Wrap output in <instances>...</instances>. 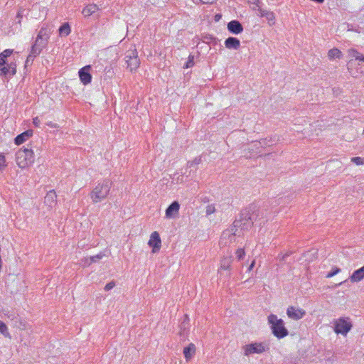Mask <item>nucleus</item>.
<instances>
[{
    "mask_svg": "<svg viewBox=\"0 0 364 364\" xmlns=\"http://www.w3.org/2000/svg\"><path fill=\"white\" fill-rule=\"evenodd\" d=\"M252 209L253 208H250L249 209L242 210L240 213V218L234 221L231 229L227 230L223 232V239L228 237L231 242L236 235L237 228H240L244 230L250 228L253 225L254 220H256L257 216L253 213Z\"/></svg>",
    "mask_w": 364,
    "mask_h": 364,
    "instance_id": "obj_1",
    "label": "nucleus"
},
{
    "mask_svg": "<svg viewBox=\"0 0 364 364\" xmlns=\"http://www.w3.org/2000/svg\"><path fill=\"white\" fill-rule=\"evenodd\" d=\"M112 182L109 180H104L102 183H98L97 186L90 193V198L93 203H99L105 199L108 196Z\"/></svg>",
    "mask_w": 364,
    "mask_h": 364,
    "instance_id": "obj_2",
    "label": "nucleus"
},
{
    "mask_svg": "<svg viewBox=\"0 0 364 364\" xmlns=\"http://www.w3.org/2000/svg\"><path fill=\"white\" fill-rule=\"evenodd\" d=\"M268 322L271 324L273 334L278 338H282L288 335V330L284 326L282 319L278 318L274 314L268 316Z\"/></svg>",
    "mask_w": 364,
    "mask_h": 364,
    "instance_id": "obj_3",
    "label": "nucleus"
},
{
    "mask_svg": "<svg viewBox=\"0 0 364 364\" xmlns=\"http://www.w3.org/2000/svg\"><path fill=\"white\" fill-rule=\"evenodd\" d=\"M16 160L17 165L24 168L33 163V152L30 149H21L16 154Z\"/></svg>",
    "mask_w": 364,
    "mask_h": 364,
    "instance_id": "obj_4",
    "label": "nucleus"
},
{
    "mask_svg": "<svg viewBox=\"0 0 364 364\" xmlns=\"http://www.w3.org/2000/svg\"><path fill=\"white\" fill-rule=\"evenodd\" d=\"M124 60L127 68H129L131 72L135 71L139 68L140 60L135 47L126 51L124 54Z\"/></svg>",
    "mask_w": 364,
    "mask_h": 364,
    "instance_id": "obj_5",
    "label": "nucleus"
},
{
    "mask_svg": "<svg viewBox=\"0 0 364 364\" xmlns=\"http://www.w3.org/2000/svg\"><path fill=\"white\" fill-rule=\"evenodd\" d=\"M334 331L337 334L346 335L352 328V324L348 318H341L335 321Z\"/></svg>",
    "mask_w": 364,
    "mask_h": 364,
    "instance_id": "obj_6",
    "label": "nucleus"
},
{
    "mask_svg": "<svg viewBox=\"0 0 364 364\" xmlns=\"http://www.w3.org/2000/svg\"><path fill=\"white\" fill-rule=\"evenodd\" d=\"M244 354L248 356L254 353H262L265 351V348L261 343H253L243 347Z\"/></svg>",
    "mask_w": 364,
    "mask_h": 364,
    "instance_id": "obj_7",
    "label": "nucleus"
},
{
    "mask_svg": "<svg viewBox=\"0 0 364 364\" xmlns=\"http://www.w3.org/2000/svg\"><path fill=\"white\" fill-rule=\"evenodd\" d=\"M7 318L11 321L14 327L24 330L26 328V322L21 319L18 314L15 312H8Z\"/></svg>",
    "mask_w": 364,
    "mask_h": 364,
    "instance_id": "obj_8",
    "label": "nucleus"
},
{
    "mask_svg": "<svg viewBox=\"0 0 364 364\" xmlns=\"http://www.w3.org/2000/svg\"><path fill=\"white\" fill-rule=\"evenodd\" d=\"M287 314L291 319L299 320L306 315V311L303 309L291 306L287 309Z\"/></svg>",
    "mask_w": 364,
    "mask_h": 364,
    "instance_id": "obj_9",
    "label": "nucleus"
},
{
    "mask_svg": "<svg viewBox=\"0 0 364 364\" xmlns=\"http://www.w3.org/2000/svg\"><path fill=\"white\" fill-rule=\"evenodd\" d=\"M180 208V204L178 201H173L166 210V217L167 218H174L178 216Z\"/></svg>",
    "mask_w": 364,
    "mask_h": 364,
    "instance_id": "obj_10",
    "label": "nucleus"
},
{
    "mask_svg": "<svg viewBox=\"0 0 364 364\" xmlns=\"http://www.w3.org/2000/svg\"><path fill=\"white\" fill-rule=\"evenodd\" d=\"M90 65H86L79 70V77L84 85L90 83L92 80V75L90 73Z\"/></svg>",
    "mask_w": 364,
    "mask_h": 364,
    "instance_id": "obj_11",
    "label": "nucleus"
},
{
    "mask_svg": "<svg viewBox=\"0 0 364 364\" xmlns=\"http://www.w3.org/2000/svg\"><path fill=\"white\" fill-rule=\"evenodd\" d=\"M47 44L48 41L36 38L34 44L31 46V53H32V55H38Z\"/></svg>",
    "mask_w": 364,
    "mask_h": 364,
    "instance_id": "obj_12",
    "label": "nucleus"
},
{
    "mask_svg": "<svg viewBox=\"0 0 364 364\" xmlns=\"http://www.w3.org/2000/svg\"><path fill=\"white\" fill-rule=\"evenodd\" d=\"M161 241L159 233L157 232H152L149 241V246L153 247L152 252H156L158 251L161 247Z\"/></svg>",
    "mask_w": 364,
    "mask_h": 364,
    "instance_id": "obj_13",
    "label": "nucleus"
},
{
    "mask_svg": "<svg viewBox=\"0 0 364 364\" xmlns=\"http://www.w3.org/2000/svg\"><path fill=\"white\" fill-rule=\"evenodd\" d=\"M189 328H190L189 317L187 314H186L183 316V321H181V324L179 325L180 336L185 338L188 335Z\"/></svg>",
    "mask_w": 364,
    "mask_h": 364,
    "instance_id": "obj_14",
    "label": "nucleus"
},
{
    "mask_svg": "<svg viewBox=\"0 0 364 364\" xmlns=\"http://www.w3.org/2000/svg\"><path fill=\"white\" fill-rule=\"evenodd\" d=\"M16 73V64L14 62H11L7 64L6 66H4L3 68H0V75L5 76L6 75H14Z\"/></svg>",
    "mask_w": 364,
    "mask_h": 364,
    "instance_id": "obj_15",
    "label": "nucleus"
},
{
    "mask_svg": "<svg viewBox=\"0 0 364 364\" xmlns=\"http://www.w3.org/2000/svg\"><path fill=\"white\" fill-rule=\"evenodd\" d=\"M228 29L232 34H239L242 32L243 27L237 20H233L228 23Z\"/></svg>",
    "mask_w": 364,
    "mask_h": 364,
    "instance_id": "obj_16",
    "label": "nucleus"
},
{
    "mask_svg": "<svg viewBox=\"0 0 364 364\" xmlns=\"http://www.w3.org/2000/svg\"><path fill=\"white\" fill-rule=\"evenodd\" d=\"M99 10L100 8L97 4H90L83 8L82 14L85 18H87L92 15H95Z\"/></svg>",
    "mask_w": 364,
    "mask_h": 364,
    "instance_id": "obj_17",
    "label": "nucleus"
},
{
    "mask_svg": "<svg viewBox=\"0 0 364 364\" xmlns=\"http://www.w3.org/2000/svg\"><path fill=\"white\" fill-rule=\"evenodd\" d=\"M33 135V131L31 129H28L25 131L24 132L18 134L15 139L14 142L16 145H20L25 142L30 136Z\"/></svg>",
    "mask_w": 364,
    "mask_h": 364,
    "instance_id": "obj_18",
    "label": "nucleus"
},
{
    "mask_svg": "<svg viewBox=\"0 0 364 364\" xmlns=\"http://www.w3.org/2000/svg\"><path fill=\"white\" fill-rule=\"evenodd\" d=\"M57 195L54 190L48 191L45 197L44 203L49 207H53L56 203Z\"/></svg>",
    "mask_w": 364,
    "mask_h": 364,
    "instance_id": "obj_19",
    "label": "nucleus"
},
{
    "mask_svg": "<svg viewBox=\"0 0 364 364\" xmlns=\"http://www.w3.org/2000/svg\"><path fill=\"white\" fill-rule=\"evenodd\" d=\"M225 46L228 49H238L240 46V41L235 37H229L225 41Z\"/></svg>",
    "mask_w": 364,
    "mask_h": 364,
    "instance_id": "obj_20",
    "label": "nucleus"
},
{
    "mask_svg": "<svg viewBox=\"0 0 364 364\" xmlns=\"http://www.w3.org/2000/svg\"><path fill=\"white\" fill-rule=\"evenodd\" d=\"M364 279V266L353 272L349 277L351 282H358Z\"/></svg>",
    "mask_w": 364,
    "mask_h": 364,
    "instance_id": "obj_21",
    "label": "nucleus"
},
{
    "mask_svg": "<svg viewBox=\"0 0 364 364\" xmlns=\"http://www.w3.org/2000/svg\"><path fill=\"white\" fill-rule=\"evenodd\" d=\"M52 31H51V29L49 28L48 27L46 26H43L40 31H38V33L37 35V37L38 39H41V40H45L46 41H48V40L50 38V36L51 34Z\"/></svg>",
    "mask_w": 364,
    "mask_h": 364,
    "instance_id": "obj_22",
    "label": "nucleus"
},
{
    "mask_svg": "<svg viewBox=\"0 0 364 364\" xmlns=\"http://www.w3.org/2000/svg\"><path fill=\"white\" fill-rule=\"evenodd\" d=\"M196 352V346L193 343H190L183 349V354L187 361L190 360Z\"/></svg>",
    "mask_w": 364,
    "mask_h": 364,
    "instance_id": "obj_23",
    "label": "nucleus"
},
{
    "mask_svg": "<svg viewBox=\"0 0 364 364\" xmlns=\"http://www.w3.org/2000/svg\"><path fill=\"white\" fill-rule=\"evenodd\" d=\"M258 11L259 12V16L261 17H265L270 25L274 23V14L273 12L267 10H264L260 8L258 9Z\"/></svg>",
    "mask_w": 364,
    "mask_h": 364,
    "instance_id": "obj_24",
    "label": "nucleus"
},
{
    "mask_svg": "<svg viewBox=\"0 0 364 364\" xmlns=\"http://www.w3.org/2000/svg\"><path fill=\"white\" fill-rule=\"evenodd\" d=\"M342 56V52L336 48L330 49L328 52V57L330 60H333L335 58L341 59Z\"/></svg>",
    "mask_w": 364,
    "mask_h": 364,
    "instance_id": "obj_25",
    "label": "nucleus"
},
{
    "mask_svg": "<svg viewBox=\"0 0 364 364\" xmlns=\"http://www.w3.org/2000/svg\"><path fill=\"white\" fill-rule=\"evenodd\" d=\"M104 255L102 253L97 254L95 256H92L90 257H86L84 259L85 265H90L93 262H97L100 259L103 257Z\"/></svg>",
    "mask_w": 364,
    "mask_h": 364,
    "instance_id": "obj_26",
    "label": "nucleus"
},
{
    "mask_svg": "<svg viewBox=\"0 0 364 364\" xmlns=\"http://www.w3.org/2000/svg\"><path fill=\"white\" fill-rule=\"evenodd\" d=\"M232 260L233 259L231 256L223 258L220 262V269L224 270L229 269Z\"/></svg>",
    "mask_w": 364,
    "mask_h": 364,
    "instance_id": "obj_27",
    "label": "nucleus"
},
{
    "mask_svg": "<svg viewBox=\"0 0 364 364\" xmlns=\"http://www.w3.org/2000/svg\"><path fill=\"white\" fill-rule=\"evenodd\" d=\"M59 35L60 36H68L71 31L70 25L68 23H64L60 28H59Z\"/></svg>",
    "mask_w": 364,
    "mask_h": 364,
    "instance_id": "obj_28",
    "label": "nucleus"
},
{
    "mask_svg": "<svg viewBox=\"0 0 364 364\" xmlns=\"http://www.w3.org/2000/svg\"><path fill=\"white\" fill-rule=\"evenodd\" d=\"M235 256L238 261L244 259L245 257V252L243 248H238L235 252Z\"/></svg>",
    "mask_w": 364,
    "mask_h": 364,
    "instance_id": "obj_29",
    "label": "nucleus"
},
{
    "mask_svg": "<svg viewBox=\"0 0 364 364\" xmlns=\"http://www.w3.org/2000/svg\"><path fill=\"white\" fill-rule=\"evenodd\" d=\"M194 65V56L189 55L187 62L183 66L184 68H190Z\"/></svg>",
    "mask_w": 364,
    "mask_h": 364,
    "instance_id": "obj_30",
    "label": "nucleus"
},
{
    "mask_svg": "<svg viewBox=\"0 0 364 364\" xmlns=\"http://www.w3.org/2000/svg\"><path fill=\"white\" fill-rule=\"evenodd\" d=\"M348 52L350 57H353L356 60H359L360 54L357 50L351 48L349 49Z\"/></svg>",
    "mask_w": 364,
    "mask_h": 364,
    "instance_id": "obj_31",
    "label": "nucleus"
},
{
    "mask_svg": "<svg viewBox=\"0 0 364 364\" xmlns=\"http://www.w3.org/2000/svg\"><path fill=\"white\" fill-rule=\"evenodd\" d=\"M0 332L5 336H9L6 325L0 321Z\"/></svg>",
    "mask_w": 364,
    "mask_h": 364,
    "instance_id": "obj_32",
    "label": "nucleus"
},
{
    "mask_svg": "<svg viewBox=\"0 0 364 364\" xmlns=\"http://www.w3.org/2000/svg\"><path fill=\"white\" fill-rule=\"evenodd\" d=\"M351 161L356 165H363L364 164V159L359 156H355L351 158Z\"/></svg>",
    "mask_w": 364,
    "mask_h": 364,
    "instance_id": "obj_33",
    "label": "nucleus"
},
{
    "mask_svg": "<svg viewBox=\"0 0 364 364\" xmlns=\"http://www.w3.org/2000/svg\"><path fill=\"white\" fill-rule=\"evenodd\" d=\"M341 272V269L338 268V267H334L332 269V270L331 272H329L327 275H326V277L327 278H331V277H333V276H335L336 274H337L338 273H339Z\"/></svg>",
    "mask_w": 364,
    "mask_h": 364,
    "instance_id": "obj_34",
    "label": "nucleus"
},
{
    "mask_svg": "<svg viewBox=\"0 0 364 364\" xmlns=\"http://www.w3.org/2000/svg\"><path fill=\"white\" fill-rule=\"evenodd\" d=\"M14 50L12 49H6L0 54V57L7 58L9 57L12 53Z\"/></svg>",
    "mask_w": 364,
    "mask_h": 364,
    "instance_id": "obj_35",
    "label": "nucleus"
},
{
    "mask_svg": "<svg viewBox=\"0 0 364 364\" xmlns=\"http://www.w3.org/2000/svg\"><path fill=\"white\" fill-rule=\"evenodd\" d=\"M215 212V208L214 205H208L206 207L205 213H206L207 215H211Z\"/></svg>",
    "mask_w": 364,
    "mask_h": 364,
    "instance_id": "obj_36",
    "label": "nucleus"
},
{
    "mask_svg": "<svg viewBox=\"0 0 364 364\" xmlns=\"http://www.w3.org/2000/svg\"><path fill=\"white\" fill-rule=\"evenodd\" d=\"M6 164L5 156L2 154H0V169H3L6 167Z\"/></svg>",
    "mask_w": 364,
    "mask_h": 364,
    "instance_id": "obj_37",
    "label": "nucleus"
},
{
    "mask_svg": "<svg viewBox=\"0 0 364 364\" xmlns=\"http://www.w3.org/2000/svg\"><path fill=\"white\" fill-rule=\"evenodd\" d=\"M200 162H201V158L199 156V157L195 158L194 160L192 161H188V164L190 167H192L193 166V164H199Z\"/></svg>",
    "mask_w": 364,
    "mask_h": 364,
    "instance_id": "obj_38",
    "label": "nucleus"
},
{
    "mask_svg": "<svg viewBox=\"0 0 364 364\" xmlns=\"http://www.w3.org/2000/svg\"><path fill=\"white\" fill-rule=\"evenodd\" d=\"M115 286V283L114 282H109L108 284H107L105 287V291H109L111 290L112 288H114V287Z\"/></svg>",
    "mask_w": 364,
    "mask_h": 364,
    "instance_id": "obj_39",
    "label": "nucleus"
},
{
    "mask_svg": "<svg viewBox=\"0 0 364 364\" xmlns=\"http://www.w3.org/2000/svg\"><path fill=\"white\" fill-rule=\"evenodd\" d=\"M37 55H32V53L30 52L28 56L27 57L26 63L28 64L29 62H33L34 58H36Z\"/></svg>",
    "mask_w": 364,
    "mask_h": 364,
    "instance_id": "obj_40",
    "label": "nucleus"
},
{
    "mask_svg": "<svg viewBox=\"0 0 364 364\" xmlns=\"http://www.w3.org/2000/svg\"><path fill=\"white\" fill-rule=\"evenodd\" d=\"M7 64L6 58L0 57V68H3L4 66H6Z\"/></svg>",
    "mask_w": 364,
    "mask_h": 364,
    "instance_id": "obj_41",
    "label": "nucleus"
},
{
    "mask_svg": "<svg viewBox=\"0 0 364 364\" xmlns=\"http://www.w3.org/2000/svg\"><path fill=\"white\" fill-rule=\"evenodd\" d=\"M33 124L36 126V127H39L40 124H41V120L39 119L38 117H35L33 118Z\"/></svg>",
    "mask_w": 364,
    "mask_h": 364,
    "instance_id": "obj_42",
    "label": "nucleus"
},
{
    "mask_svg": "<svg viewBox=\"0 0 364 364\" xmlns=\"http://www.w3.org/2000/svg\"><path fill=\"white\" fill-rule=\"evenodd\" d=\"M255 265V260L254 259V260H252V262H251L250 265L248 267V268H247V271H248V272L252 271V269L254 268Z\"/></svg>",
    "mask_w": 364,
    "mask_h": 364,
    "instance_id": "obj_43",
    "label": "nucleus"
},
{
    "mask_svg": "<svg viewBox=\"0 0 364 364\" xmlns=\"http://www.w3.org/2000/svg\"><path fill=\"white\" fill-rule=\"evenodd\" d=\"M215 0H200L204 4H211L215 2Z\"/></svg>",
    "mask_w": 364,
    "mask_h": 364,
    "instance_id": "obj_44",
    "label": "nucleus"
},
{
    "mask_svg": "<svg viewBox=\"0 0 364 364\" xmlns=\"http://www.w3.org/2000/svg\"><path fill=\"white\" fill-rule=\"evenodd\" d=\"M288 256H289V254H287H287H284V255H279V259H280L281 261H283V260H284V259H286V257H288Z\"/></svg>",
    "mask_w": 364,
    "mask_h": 364,
    "instance_id": "obj_45",
    "label": "nucleus"
},
{
    "mask_svg": "<svg viewBox=\"0 0 364 364\" xmlns=\"http://www.w3.org/2000/svg\"><path fill=\"white\" fill-rule=\"evenodd\" d=\"M358 60L364 62V55H360V58H359Z\"/></svg>",
    "mask_w": 364,
    "mask_h": 364,
    "instance_id": "obj_46",
    "label": "nucleus"
},
{
    "mask_svg": "<svg viewBox=\"0 0 364 364\" xmlns=\"http://www.w3.org/2000/svg\"><path fill=\"white\" fill-rule=\"evenodd\" d=\"M259 0H255L254 4H256L257 6H258Z\"/></svg>",
    "mask_w": 364,
    "mask_h": 364,
    "instance_id": "obj_47",
    "label": "nucleus"
},
{
    "mask_svg": "<svg viewBox=\"0 0 364 364\" xmlns=\"http://www.w3.org/2000/svg\"><path fill=\"white\" fill-rule=\"evenodd\" d=\"M346 282V281H344V282ZM343 283V282H340V283L338 284V285H341Z\"/></svg>",
    "mask_w": 364,
    "mask_h": 364,
    "instance_id": "obj_48",
    "label": "nucleus"
}]
</instances>
